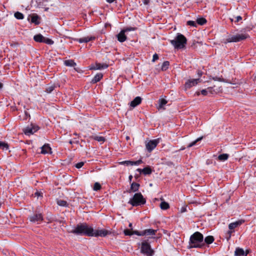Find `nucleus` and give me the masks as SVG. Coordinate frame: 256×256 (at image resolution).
Masks as SVG:
<instances>
[{
    "instance_id": "obj_16",
    "label": "nucleus",
    "mask_w": 256,
    "mask_h": 256,
    "mask_svg": "<svg viewBox=\"0 0 256 256\" xmlns=\"http://www.w3.org/2000/svg\"><path fill=\"white\" fill-rule=\"evenodd\" d=\"M41 154H47L52 153V149L48 144H45L41 147Z\"/></svg>"
},
{
    "instance_id": "obj_38",
    "label": "nucleus",
    "mask_w": 256,
    "mask_h": 256,
    "mask_svg": "<svg viewBox=\"0 0 256 256\" xmlns=\"http://www.w3.org/2000/svg\"><path fill=\"white\" fill-rule=\"evenodd\" d=\"M228 154H222L218 156V158L220 160H225L228 158Z\"/></svg>"
},
{
    "instance_id": "obj_19",
    "label": "nucleus",
    "mask_w": 256,
    "mask_h": 256,
    "mask_svg": "<svg viewBox=\"0 0 256 256\" xmlns=\"http://www.w3.org/2000/svg\"><path fill=\"white\" fill-rule=\"evenodd\" d=\"M126 32L122 30L120 32L117 34L118 40L120 42H124L126 40V36L125 35L124 33Z\"/></svg>"
},
{
    "instance_id": "obj_18",
    "label": "nucleus",
    "mask_w": 256,
    "mask_h": 256,
    "mask_svg": "<svg viewBox=\"0 0 256 256\" xmlns=\"http://www.w3.org/2000/svg\"><path fill=\"white\" fill-rule=\"evenodd\" d=\"M142 102V98L140 96H136L133 100L130 103V106L132 108H135L139 105Z\"/></svg>"
},
{
    "instance_id": "obj_57",
    "label": "nucleus",
    "mask_w": 256,
    "mask_h": 256,
    "mask_svg": "<svg viewBox=\"0 0 256 256\" xmlns=\"http://www.w3.org/2000/svg\"><path fill=\"white\" fill-rule=\"evenodd\" d=\"M232 231H230V232H228V233H229V234H230H230H231V233H232Z\"/></svg>"
},
{
    "instance_id": "obj_41",
    "label": "nucleus",
    "mask_w": 256,
    "mask_h": 256,
    "mask_svg": "<svg viewBox=\"0 0 256 256\" xmlns=\"http://www.w3.org/2000/svg\"><path fill=\"white\" fill-rule=\"evenodd\" d=\"M212 88H208L207 89L202 90L200 93L204 96H206L208 92H211Z\"/></svg>"
},
{
    "instance_id": "obj_47",
    "label": "nucleus",
    "mask_w": 256,
    "mask_h": 256,
    "mask_svg": "<svg viewBox=\"0 0 256 256\" xmlns=\"http://www.w3.org/2000/svg\"><path fill=\"white\" fill-rule=\"evenodd\" d=\"M212 79L214 80H218V81H220V82H224V79L222 78H218V77H217V76L213 78Z\"/></svg>"
},
{
    "instance_id": "obj_45",
    "label": "nucleus",
    "mask_w": 256,
    "mask_h": 256,
    "mask_svg": "<svg viewBox=\"0 0 256 256\" xmlns=\"http://www.w3.org/2000/svg\"><path fill=\"white\" fill-rule=\"evenodd\" d=\"M136 30V28H132V27H130V28H124V29L123 30L125 32H128V31H131V30Z\"/></svg>"
},
{
    "instance_id": "obj_46",
    "label": "nucleus",
    "mask_w": 256,
    "mask_h": 256,
    "mask_svg": "<svg viewBox=\"0 0 256 256\" xmlns=\"http://www.w3.org/2000/svg\"><path fill=\"white\" fill-rule=\"evenodd\" d=\"M54 88V86H50L49 87H48L46 90V91L48 92V93H50L51 92Z\"/></svg>"
},
{
    "instance_id": "obj_61",
    "label": "nucleus",
    "mask_w": 256,
    "mask_h": 256,
    "mask_svg": "<svg viewBox=\"0 0 256 256\" xmlns=\"http://www.w3.org/2000/svg\"><path fill=\"white\" fill-rule=\"evenodd\" d=\"M230 21H231L232 22H233V19L230 18Z\"/></svg>"
},
{
    "instance_id": "obj_63",
    "label": "nucleus",
    "mask_w": 256,
    "mask_h": 256,
    "mask_svg": "<svg viewBox=\"0 0 256 256\" xmlns=\"http://www.w3.org/2000/svg\"><path fill=\"white\" fill-rule=\"evenodd\" d=\"M248 253V252H246V256L247 255Z\"/></svg>"
},
{
    "instance_id": "obj_2",
    "label": "nucleus",
    "mask_w": 256,
    "mask_h": 256,
    "mask_svg": "<svg viewBox=\"0 0 256 256\" xmlns=\"http://www.w3.org/2000/svg\"><path fill=\"white\" fill-rule=\"evenodd\" d=\"M186 38L181 34H178L174 40H170L171 44L176 49H182L186 47Z\"/></svg>"
},
{
    "instance_id": "obj_50",
    "label": "nucleus",
    "mask_w": 256,
    "mask_h": 256,
    "mask_svg": "<svg viewBox=\"0 0 256 256\" xmlns=\"http://www.w3.org/2000/svg\"><path fill=\"white\" fill-rule=\"evenodd\" d=\"M142 2L145 5H148L150 2V0H142Z\"/></svg>"
},
{
    "instance_id": "obj_14",
    "label": "nucleus",
    "mask_w": 256,
    "mask_h": 256,
    "mask_svg": "<svg viewBox=\"0 0 256 256\" xmlns=\"http://www.w3.org/2000/svg\"><path fill=\"white\" fill-rule=\"evenodd\" d=\"M84 235H86L89 236H92V232H93V228L91 226H89L88 225H87L86 224H84Z\"/></svg>"
},
{
    "instance_id": "obj_35",
    "label": "nucleus",
    "mask_w": 256,
    "mask_h": 256,
    "mask_svg": "<svg viewBox=\"0 0 256 256\" xmlns=\"http://www.w3.org/2000/svg\"><path fill=\"white\" fill-rule=\"evenodd\" d=\"M14 17L18 20H22L24 18V14L18 12L14 13Z\"/></svg>"
},
{
    "instance_id": "obj_49",
    "label": "nucleus",
    "mask_w": 256,
    "mask_h": 256,
    "mask_svg": "<svg viewBox=\"0 0 256 256\" xmlns=\"http://www.w3.org/2000/svg\"><path fill=\"white\" fill-rule=\"evenodd\" d=\"M236 18V20L235 21L236 22H238L242 20V16H237Z\"/></svg>"
},
{
    "instance_id": "obj_36",
    "label": "nucleus",
    "mask_w": 256,
    "mask_h": 256,
    "mask_svg": "<svg viewBox=\"0 0 256 256\" xmlns=\"http://www.w3.org/2000/svg\"><path fill=\"white\" fill-rule=\"evenodd\" d=\"M101 188H102L101 184L99 182H96L94 183V187H93L94 190L98 191V190H100L101 189Z\"/></svg>"
},
{
    "instance_id": "obj_34",
    "label": "nucleus",
    "mask_w": 256,
    "mask_h": 256,
    "mask_svg": "<svg viewBox=\"0 0 256 256\" xmlns=\"http://www.w3.org/2000/svg\"><path fill=\"white\" fill-rule=\"evenodd\" d=\"M196 24H198L200 25H203L206 22V18H198L196 20Z\"/></svg>"
},
{
    "instance_id": "obj_43",
    "label": "nucleus",
    "mask_w": 256,
    "mask_h": 256,
    "mask_svg": "<svg viewBox=\"0 0 256 256\" xmlns=\"http://www.w3.org/2000/svg\"><path fill=\"white\" fill-rule=\"evenodd\" d=\"M187 24L193 27L196 26V22L194 21L189 20L187 22Z\"/></svg>"
},
{
    "instance_id": "obj_29",
    "label": "nucleus",
    "mask_w": 256,
    "mask_h": 256,
    "mask_svg": "<svg viewBox=\"0 0 256 256\" xmlns=\"http://www.w3.org/2000/svg\"><path fill=\"white\" fill-rule=\"evenodd\" d=\"M161 209L164 210H168L170 208L169 204L166 202H162L160 204Z\"/></svg>"
},
{
    "instance_id": "obj_33",
    "label": "nucleus",
    "mask_w": 256,
    "mask_h": 256,
    "mask_svg": "<svg viewBox=\"0 0 256 256\" xmlns=\"http://www.w3.org/2000/svg\"><path fill=\"white\" fill-rule=\"evenodd\" d=\"M170 65V62L168 61H164L162 66V70L163 71H165L168 69Z\"/></svg>"
},
{
    "instance_id": "obj_28",
    "label": "nucleus",
    "mask_w": 256,
    "mask_h": 256,
    "mask_svg": "<svg viewBox=\"0 0 256 256\" xmlns=\"http://www.w3.org/2000/svg\"><path fill=\"white\" fill-rule=\"evenodd\" d=\"M158 102H159L158 109L164 108V105H166L168 102V101L164 98L160 99Z\"/></svg>"
},
{
    "instance_id": "obj_55",
    "label": "nucleus",
    "mask_w": 256,
    "mask_h": 256,
    "mask_svg": "<svg viewBox=\"0 0 256 256\" xmlns=\"http://www.w3.org/2000/svg\"><path fill=\"white\" fill-rule=\"evenodd\" d=\"M128 226H129L130 228H132V223H130V224H129V225H128Z\"/></svg>"
},
{
    "instance_id": "obj_7",
    "label": "nucleus",
    "mask_w": 256,
    "mask_h": 256,
    "mask_svg": "<svg viewBox=\"0 0 256 256\" xmlns=\"http://www.w3.org/2000/svg\"><path fill=\"white\" fill-rule=\"evenodd\" d=\"M157 230H153L152 228L146 229L140 232H135V234L138 236H154L156 234Z\"/></svg>"
},
{
    "instance_id": "obj_12",
    "label": "nucleus",
    "mask_w": 256,
    "mask_h": 256,
    "mask_svg": "<svg viewBox=\"0 0 256 256\" xmlns=\"http://www.w3.org/2000/svg\"><path fill=\"white\" fill-rule=\"evenodd\" d=\"M142 162L141 160L136 161L125 160L120 162V164L128 166L139 165Z\"/></svg>"
},
{
    "instance_id": "obj_53",
    "label": "nucleus",
    "mask_w": 256,
    "mask_h": 256,
    "mask_svg": "<svg viewBox=\"0 0 256 256\" xmlns=\"http://www.w3.org/2000/svg\"><path fill=\"white\" fill-rule=\"evenodd\" d=\"M115 0H106V1L110 4L113 2Z\"/></svg>"
},
{
    "instance_id": "obj_25",
    "label": "nucleus",
    "mask_w": 256,
    "mask_h": 256,
    "mask_svg": "<svg viewBox=\"0 0 256 256\" xmlns=\"http://www.w3.org/2000/svg\"><path fill=\"white\" fill-rule=\"evenodd\" d=\"M103 75L101 73L96 74L94 78L92 80V82L94 84L96 83L99 82L102 78Z\"/></svg>"
},
{
    "instance_id": "obj_10",
    "label": "nucleus",
    "mask_w": 256,
    "mask_h": 256,
    "mask_svg": "<svg viewBox=\"0 0 256 256\" xmlns=\"http://www.w3.org/2000/svg\"><path fill=\"white\" fill-rule=\"evenodd\" d=\"M30 220L33 222H42L43 220V216L41 213H36L30 217Z\"/></svg>"
},
{
    "instance_id": "obj_54",
    "label": "nucleus",
    "mask_w": 256,
    "mask_h": 256,
    "mask_svg": "<svg viewBox=\"0 0 256 256\" xmlns=\"http://www.w3.org/2000/svg\"><path fill=\"white\" fill-rule=\"evenodd\" d=\"M24 113H25V114H26V117L30 116V114H28V113L26 112H25Z\"/></svg>"
},
{
    "instance_id": "obj_3",
    "label": "nucleus",
    "mask_w": 256,
    "mask_h": 256,
    "mask_svg": "<svg viewBox=\"0 0 256 256\" xmlns=\"http://www.w3.org/2000/svg\"><path fill=\"white\" fill-rule=\"evenodd\" d=\"M146 202V200L144 198L141 193H136L134 194V196L131 198L128 204H130L133 206H136L144 204Z\"/></svg>"
},
{
    "instance_id": "obj_56",
    "label": "nucleus",
    "mask_w": 256,
    "mask_h": 256,
    "mask_svg": "<svg viewBox=\"0 0 256 256\" xmlns=\"http://www.w3.org/2000/svg\"><path fill=\"white\" fill-rule=\"evenodd\" d=\"M2 86H3L2 84L0 82V89H1L2 88Z\"/></svg>"
},
{
    "instance_id": "obj_31",
    "label": "nucleus",
    "mask_w": 256,
    "mask_h": 256,
    "mask_svg": "<svg viewBox=\"0 0 256 256\" xmlns=\"http://www.w3.org/2000/svg\"><path fill=\"white\" fill-rule=\"evenodd\" d=\"M92 138L94 140H97L100 142H104L106 140L105 138L102 136H92Z\"/></svg>"
},
{
    "instance_id": "obj_58",
    "label": "nucleus",
    "mask_w": 256,
    "mask_h": 256,
    "mask_svg": "<svg viewBox=\"0 0 256 256\" xmlns=\"http://www.w3.org/2000/svg\"><path fill=\"white\" fill-rule=\"evenodd\" d=\"M200 92H196V95H197V96H199V95H200Z\"/></svg>"
},
{
    "instance_id": "obj_6",
    "label": "nucleus",
    "mask_w": 256,
    "mask_h": 256,
    "mask_svg": "<svg viewBox=\"0 0 256 256\" xmlns=\"http://www.w3.org/2000/svg\"><path fill=\"white\" fill-rule=\"evenodd\" d=\"M110 232L108 231L106 229H97L96 230H94L93 229L92 232V236H95V237H98V236H101V237H104L106 236L107 235L110 234Z\"/></svg>"
},
{
    "instance_id": "obj_1",
    "label": "nucleus",
    "mask_w": 256,
    "mask_h": 256,
    "mask_svg": "<svg viewBox=\"0 0 256 256\" xmlns=\"http://www.w3.org/2000/svg\"><path fill=\"white\" fill-rule=\"evenodd\" d=\"M204 246V236L200 232H195L190 236L188 246L190 248H202Z\"/></svg>"
},
{
    "instance_id": "obj_30",
    "label": "nucleus",
    "mask_w": 256,
    "mask_h": 256,
    "mask_svg": "<svg viewBox=\"0 0 256 256\" xmlns=\"http://www.w3.org/2000/svg\"><path fill=\"white\" fill-rule=\"evenodd\" d=\"M64 64L66 66H74L76 65V64L72 60H65Z\"/></svg>"
},
{
    "instance_id": "obj_44",
    "label": "nucleus",
    "mask_w": 256,
    "mask_h": 256,
    "mask_svg": "<svg viewBox=\"0 0 256 256\" xmlns=\"http://www.w3.org/2000/svg\"><path fill=\"white\" fill-rule=\"evenodd\" d=\"M84 162H78V163L76 164H75V166L77 168H81L84 165Z\"/></svg>"
},
{
    "instance_id": "obj_8",
    "label": "nucleus",
    "mask_w": 256,
    "mask_h": 256,
    "mask_svg": "<svg viewBox=\"0 0 256 256\" xmlns=\"http://www.w3.org/2000/svg\"><path fill=\"white\" fill-rule=\"evenodd\" d=\"M158 142L159 139L150 140L146 144V148L149 152H150L156 146Z\"/></svg>"
},
{
    "instance_id": "obj_21",
    "label": "nucleus",
    "mask_w": 256,
    "mask_h": 256,
    "mask_svg": "<svg viewBox=\"0 0 256 256\" xmlns=\"http://www.w3.org/2000/svg\"><path fill=\"white\" fill-rule=\"evenodd\" d=\"M30 16L31 17V22L34 23L36 25L40 24V17L36 14H32L29 16V17Z\"/></svg>"
},
{
    "instance_id": "obj_40",
    "label": "nucleus",
    "mask_w": 256,
    "mask_h": 256,
    "mask_svg": "<svg viewBox=\"0 0 256 256\" xmlns=\"http://www.w3.org/2000/svg\"><path fill=\"white\" fill-rule=\"evenodd\" d=\"M57 204L62 206H67V202L65 200H57Z\"/></svg>"
},
{
    "instance_id": "obj_27",
    "label": "nucleus",
    "mask_w": 256,
    "mask_h": 256,
    "mask_svg": "<svg viewBox=\"0 0 256 256\" xmlns=\"http://www.w3.org/2000/svg\"><path fill=\"white\" fill-rule=\"evenodd\" d=\"M44 38L41 34H38L34 36V39L36 42H43Z\"/></svg>"
},
{
    "instance_id": "obj_23",
    "label": "nucleus",
    "mask_w": 256,
    "mask_h": 256,
    "mask_svg": "<svg viewBox=\"0 0 256 256\" xmlns=\"http://www.w3.org/2000/svg\"><path fill=\"white\" fill-rule=\"evenodd\" d=\"M108 67V65L107 64H96V65L92 68V69L101 70L106 68Z\"/></svg>"
},
{
    "instance_id": "obj_9",
    "label": "nucleus",
    "mask_w": 256,
    "mask_h": 256,
    "mask_svg": "<svg viewBox=\"0 0 256 256\" xmlns=\"http://www.w3.org/2000/svg\"><path fill=\"white\" fill-rule=\"evenodd\" d=\"M38 128V126L32 124L30 126L26 127L23 131L25 134L30 136L37 132Z\"/></svg>"
},
{
    "instance_id": "obj_42",
    "label": "nucleus",
    "mask_w": 256,
    "mask_h": 256,
    "mask_svg": "<svg viewBox=\"0 0 256 256\" xmlns=\"http://www.w3.org/2000/svg\"><path fill=\"white\" fill-rule=\"evenodd\" d=\"M43 42L48 44H54V41L50 38H44Z\"/></svg>"
},
{
    "instance_id": "obj_32",
    "label": "nucleus",
    "mask_w": 256,
    "mask_h": 256,
    "mask_svg": "<svg viewBox=\"0 0 256 256\" xmlns=\"http://www.w3.org/2000/svg\"><path fill=\"white\" fill-rule=\"evenodd\" d=\"M135 232H138V230H124V233L125 236H132V234H135Z\"/></svg>"
},
{
    "instance_id": "obj_22",
    "label": "nucleus",
    "mask_w": 256,
    "mask_h": 256,
    "mask_svg": "<svg viewBox=\"0 0 256 256\" xmlns=\"http://www.w3.org/2000/svg\"><path fill=\"white\" fill-rule=\"evenodd\" d=\"M243 222L244 221L242 220H238L236 222L230 223L228 225V228L230 230H233L236 228L238 227V226H240V224H242Z\"/></svg>"
},
{
    "instance_id": "obj_20",
    "label": "nucleus",
    "mask_w": 256,
    "mask_h": 256,
    "mask_svg": "<svg viewBox=\"0 0 256 256\" xmlns=\"http://www.w3.org/2000/svg\"><path fill=\"white\" fill-rule=\"evenodd\" d=\"M95 39L94 36H85L77 40L80 43L88 42L90 40H94Z\"/></svg>"
},
{
    "instance_id": "obj_52",
    "label": "nucleus",
    "mask_w": 256,
    "mask_h": 256,
    "mask_svg": "<svg viewBox=\"0 0 256 256\" xmlns=\"http://www.w3.org/2000/svg\"><path fill=\"white\" fill-rule=\"evenodd\" d=\"M198 74L199 76H201L202 74V72L200 70H198Z\"/></svg>"
},
{
    "instance_id": "obj_26",
    "label": "nucleus",
    "mask_w": 256,
    "mask_h": 256,
    "mask_svg": "<svg viewBox=\"0 0 256 256\" xmlns=\"http://www.w3.org/2000/svg\"><path fill=\"white\" fill-rule=\"evenodd\" d=\"M204 240V244L206 243V244H212L214 242V238L213 236H206Z\"/></svg>"
},
{
    "instance_id": "obj_11",
    "label": "nucleus",
    "mask_w": 256,
    "mask_h": 256,
    "mask_svg": "<svg viewBox=\"0 0 256 256\" xmlns=\"http://www.w3.org/2000/svg\"><path fill=\"white\" fill-rule=\"evenodd\" d=\"M200 82V78L189 80L188 82H186L185 86L186 88H190L196 86Z\"/></svg>"
},
{
    "instance_id": "obj_5",
    "label": "nucleus",
    "mask_w": 256,
    "mask_h": 256,
    "mask_svg": "<svg viewBox=\"0 0 256 256\" xmlns=\"http://www.w3.org/2000/svg\"><path fill=\"white\" fill-rule=\"evenodd\" d=\"M248 37V34L246 33L238 34H236V35L230 36L226 38L225 40L224 43L226 44L232 42H238L241 40H246Z\"/></svg>"
},
{
    "instance_id": "obj_60",
    "label": "nucleus",
    "mask_w": 256,
    "mask_h": 256,
    "mask_svg": "<svg viewBox=\"0 0 256 256\" xmlns=\"http://www.w3.org/2000/svg\"><path fill=\"white\" fill-rule=\"evenodd\" d=\"M185 210H185V209H183V210H182V212H184Z\"/></svg>"
},
{
    "instance_id": "obj_13",
    "label": "nucleus",
    "mask_w": 256,
    "mask_h": 256,
    "mask_svg": "<svg viewBox=\"0 0 256 256\" xmlns=\"http://www.w3.org/2000/svg\"><path fill=\"white\" fill-rule=\"evenodd\" d=\"M84 224H78L74 230H72V232L76 234H83L84 228Z\"/></svg>"
},
{
    "instance_id": "obj_39",
    "label": "nucleus",
    "mask_w": 256,
    "mask_h": 256,
    "mask_svg": "<svg viewBox=\"0 0 256 256\" xmlns=\"http://www.w3.org/2000/svg\"><path fill=\"white\" fill-rule=\"evenodd\" d=\"M0 148L2 150H8V144L4 142H0Z\"/></svg>"
},
{
    "instance_id": "obj_62",
    "label": "nucleus",
    "mask_w": 256,
    "mask_h": 256,
    "mask_svg": "<svg viewBox=\"0 0 256 256\" xmlns=\"http://www.w3.org/2000/svg\"><path fill=\"white\" fill-rule=\"evenodd\" d=\"M254 80H256V76L254 77Z\"/></svg>"
},
{
    "instance_id": "obj_64",
    "label": "nucleus",
    "mask_w": 256,
    "mask_h": 256,
    "mask_svg": "<svg viewBox=\"0 0 256 256\" xmlns=\"http://www.w3.org/2000/svg\"><path fill=\"white\" fill-rule=\"evenodd\" d=\"M129 138L128 136H126V139L128 140Z\"/></svg>"
},
{
    "instance_id": "obj_59",
    "label": "nucleus",
    "mask_w": 256,
    "mask_h": 256,
    "mask_svg": "<svg viewBox=\"0 0 256 256\" xmlns=\"http://www.w3.org/2000/svg\"><path fill=\"white\" fill-rule=\"evenodd\" d=\"M132 177H129V180H130V181H131L132 180Z\"/></svg>"
},
{
    "instance_id": "obj_37",
    "label": "nucleus",
    "mask_w": 256,
    "mask_h": 256,
    "mask_svg": "<svg viewBox=\"0 0 256 256\" xmlns=\"http://www.w3.org/2000/svg\"><path fill=\"white\" fill-rule=\"evenodd\" d=\"M203 137L202 136H201V137H200L198 138L196 140L194 141L190 142L188 146V148H190L192 146H194V145H195L196 144V143L199 141H200V140H202V139Z\"/></svg>"
},
{
    "instance_id": "obj_48",
    "label": "nucleus",
    "mask_w": 256,
    "mask_h": 256,
    "mask_svg": "<svg viewBox=\"0 0 256 256\" xmlns=\"http://www.w3.org/2000/svg\"><path fill=\"white\" fill-rule=\"evenodd\" d=\"M158 59V56L156 54H155L153 55L152 60L153 62H155L156 60Z\"/></svg>"
},
{
    "instance_id": "obj_24",
    "label": "nucleus",
    "mask_w": 256,
    "mask_h": 256,
    "mask_svg": "<svg viewBox=\"0 0 256 256\" xmlns=\"http://www.w3.org/2000/svg\"><path fill=\"white\" fill-rule=\"evenodd\" d=\"M245 254L244 250L240 248H237L234 252V255L236 256H242Z\"/></svg>"
},
{
    "instance_id": "obj_17",
    "label": "nucleus",
    "mask_w": 256,
    "mask_h": 256,
    "mask_svg": "<svg viewBox=\"0 0 256 256\" xmlns=\"http://www.w3.org/2000/svg\"><path fill=\"white\" fill-rule=\"evenodd\" d=\"M140 188V184L136 182H133L131 184L130 189L128 190V193L137 192Z\"/></svg>"
},
{
    "instance_id": "obj_51",
    "label": "nucleus",
    "mask_w": 256,
    "mask_h": 256,
    "mask_svg": "<svg viewBox=\"0 0 256 256\" xmlns=\"http://www.w3.org/2000/svg\"><path fill=\"white\" fill-rule=\"evenodd\" d=\"M42 193L39 192H35L34 195L37 196H42Z\"/></svg>"
},
{
    "instance_id": "obj_4",
    "label": "nucleus",
    "mask_w": 256,
    "mask_h": 256,
    "mask_svg": "<svg viewBox=\"0 0 256 256\" xmlns=\"http://www.w3.org/2000/svg\"><path fill=\"white\" fill-rule=\"evenodd\" d=\"M140 244V252L146 256H152L154 254V250L152 248L150 244L144 240Z\"/></svg>"
},
{
    "instance_id": "obj_15",
    "label": "nucleus",
    "mask_w": 256,
    "mask_h": 256,
    "mask_svg": "<svg viewBox=\"0 0 256 256\" xmlns=\"http://www.w3.org/2000/svg\"><path fill=\"white\" fill-rule=\"evenodd\" d=\"M137 171L139 172L140 174L148 175L151 174L152 170L150 166H146L142 169L138 168Z\"/></svg>"
}]
</instances>
